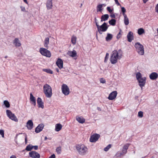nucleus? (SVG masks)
<instances>
[{"mask_svg": "<svg viewBox=\"0 0 158 158\" xmlns=\"http://www.w3.org/2000/svg\"><path fill=\"white\" fill-rule=\"evenodd\" d=\"M111 145L110 144H109L108 146L104 148V150L106 151H107L111 147Z\"/></svg>", "mask_w": 158, "mask_h": 158, "instance_id": "38", "label": "nucleus"}, {"mask_svg": "<svg viewBox=\"0 0 158 158\" xmlns=\"http://www.w3.org/2000/svg\"><path fill=\"white\" fill-rule=\"evenodd\" d=\"M32 149V145L31 144H29L27 145L25 148V150L28 151H31Z\"/></svg>", "mask_w": 158, "mask_h": 158, "instance_id": "35", "label": "nucleus"}, {"mask_svg": "<svg viewBox=\"0 0 158 158\" xmlns=\"http://www.w3.org/2000/svg\"><path fill=\"white\" fill-rule=\"evenodd\" d=\"M117 94V91H113L109 95L108 98L110 100H113L116 97Z\"/></svg>", "mask_w": 158, "mask_h": 158, "instance_id": "12", "label": "nucleus"}, {"mask_svg": "<svg viewBox=\"0 0 158 158\" xmlns=\"http://www.w3.org/2000/svg\"><path fill=\"white\" fill-rule=\"evenodd\" d=\"M111 18H115V15L114 14H112L110 15Z\"/></svg>", "mask_w": 158, "mask_h": 158, "instance_id": "54", "label": "nucleus"}, {"mask_svg": "<svg viewBox=\"0 0 158 158\" xmlns=\"http://www.w3.org/2000/svg\"><path fill=\"white\" fill-rule=\"evenodd\" d=\"M124 17V21L125 24L126 25H127L129 24V20L127 15L123 16Z\"/></svg>", "mask_w": 158, "mask_h": 158, "instance_id": "27", "label": "nucleus"}, {"mask_svg": "<svg viewBox=\"0 0 158 158\" xmlns=\"http://www.w3.org/2000/svg\"><path fill=\"white\" fill-rule=\"evenodd\" d=\"M109 23L111 25L114 26L116 23V20L115 19H112L109 21Z\"/></svg>", "mask_w": 158, "mask_h": 158, "instance_id": "30", "label": "nucleus"}, {"mask_svg": "<svg viewBox=\"0 0 158 158\" xmlns=\"http://www.w3.org/2000/svg\"><path fill=\"white\" fill-rule=\"evenodd\" d=\"M43 71L48 73L51 74H52L53 73L52 71L50 69H43Z\"/></svg>", "mask_w": 158, "mask_h": 158, "instance_id": "31", "label": "nucleus"}, {"mask_svg": "<svg viewBox=\"0 0 158 158\" xmlns=\"http://www.w3.org/2000/svg\"><path fill=\"white\" fill-rule=\"evenodd\" d=\"M47 139H48V138L46 136H45L44 138V140H47Z\"/></svg>", "mask_w": 158, "mask_h": 158, "instance_id": "61", "label": "nucleus"}, {"mask_svg": "<svg viewBox=\"0 0 158 158\" xmlns=\"http://www.w3.org/2000/svg\"><path fill=\"white\" fill-rule=\"evenodd\" d=\"M100 82L101 83H105L106 82V81L105 79H103V78H102L100 79Z\"/></svg>", "mask_w": 158, "mask_h": 158, "instance_id": "45", "label": "nucleus"}, {"mask_svg": "<svg viewBox=\"0 0 158 158\" xmlns=\"http://www.w3.org/2000/svg\"><path fill=\"white\" fill-rule=\"evenodd\" d=\"M13 44H14L15 46L19 47L21 46V44L18 38H15L13 40Z\"/></svg>", "mask_w": 158, "mask_h": 158, "instance_id": "21", "label": "nucleus"}, {"mask_svg": "<svg viewBox=\"0 0 158 158\" xmlns=\"http://www.w3.org/2000/svg\"><path fill=\"white\" fill-rule=\"evenodd\" d=\"M136 77L137 80L142 78V74L139 72H138L136 74Z\"/></svg>", "mask_w": 158, "mask_h": 158, "instance_id": "33", "label": "nucleus"}, {"mask_svg": "<svg viewBox=\"0 0 158 158\" xmlns=\"http://www.w3.org/2000/svg\"><path fill=\"white\" fill-rule=\"evenodd\" d=\"M4 132L3 130H0V134L2 135V137H4Z\"/></svg>", "mask_w": 158, "mask_h": 158, "instance_id": "43", "label": "nucleus"}, {"mask_svg": "<svg viewBox=\"0 0 158 158\" xmlns=\"http://www.w3.org/2000/svg\"><path fill=\"white\" fill-rule=\"evenodd\" d=\"M139 116L142 117L143 116V112L141 111H140L138 113Z\"/></svg>", "mask_w": 158, "mask_h": 158, "instance_id": "44", "label": "nucleus"}, {"mask_svg": "<svg viewBox=\"0 0 158 158\" xmlns=\"http://www.w3.org/2000/svg\"><path fill=\"white\" fill-rule=\"evenodd\" d=\"M8 57V56H5V58H7Z\"/></svg>", "mask_w": 158, "mask_h": 158, "instance_id": "62", "label": "nucleus"}, {"mask_svg": "<svg viewBox=\"0 0 158 158\" xmlns=\"http://www.w3.org/2000/svg\"><path fill=\"white\" fill-rule=\"evenodd\" d=\"M44 92L46 96L50 98L52 95V89L51 87L47 84L44 85L43 87Z\"/></svg>", "mask_w": 158, "mask_h": 158, "instance_id": "2", "label": "nucleus"}, {"mask_svg": "<svg viewBox=\"0 0 158 158\" xmlns=\"http://www.w3.org/2000/svg\"><path fill=\"white\" fill-rule=\"evenodd\" d=\"M4 104L5 106L7 108H9L10 106V104L9 102L7 100H5L4 101Z\"/></svg>", "mask_w": 158, "mask_h": 158, "instance_id": "37", "label": "nucleus"}, {"mask_svg": "<svg viewBox=\"0 0 158 158\" xmlns=\"http://www.w3.org/2000/svg\"><path fill=\"white\" fill-rule=\"evenodd\" d=\"M109 54L107 53L105 58L104 62H106L109 58Z\"/></svg>", "mask_w": 158, "mask_h": 158, "instance_id": "40", "label": "nucleus"}, {"mask_svg": "<svg viewBox=\"0 0 158 158\" xmlns=\"http://www.w3.org/2000/svg\"><path fill=\"white\" fill-rule=\"evenodd\" d=\"M94 21H95V23L96 26H98V23L97 22V20L96 17H95L94 18Z\"/></svg>", "mask_w": 158, "mask_h": 158, "instance_id": "50", "label": "nucleus"}, {"mask_svg": "<svg viewBox=\"0 0 158 158\" xmlns=\"http://www.w3.org/2000/svg\"><path fill=\"white\" fill-rule=\"evenodd\" d=\"M129 144L127 143L124 145L123 147V149L127 150L129 146Z\"/></svg>", "mask_w": 158, "mask_h": 158, "instance_id": "39", "label": "nucleus"}, {"mask_svg": "<svg viewBox=\"0 0 158 158\" xmlns=\"http://www.w3.org/2000/svg\"><path fill=\"white\" fill-rule=\"evenodd\" d=\"M48 158H55V156L54 154L51 155Z\"/></svg>", "mask_w": 158, "mask_h": 158, "instance_id": "52", "label": "nucleus"}, {"mask_svg": "<svg viewBox=\"0 0 158 158\" xmlns=\"http://www.w3.org/2000/svg\"><path fill=\"white\" fill-rule=\"evenodd\" d=\"M62 128V125L60 123H58L56 125L55 130L56 131H59Z\"/></svg>", "mask_w": 158, "mask_h": 158, "instance_id": "25", "label": "nucleus"}, {"mask_svg": "<svg viewBox=\"0 0 158 158\" xmlns=\"http://www.w3.org/2000/svg\"><path fill=\"white\" fill-rule=\"evenodd\" d=\"M104 5V4H100L97 6V10L98 12V11L101 12L102 11V8L103 6V5Z\"/></svg>", "mask_w": 158, "mask_h": 158, "instance_id": "28", "label": "nucleus"}, {"mask_svg": "<svg viewBox=\"0 0 158 158\" xmlns=\"http://www.w3.org/2000/svg\"><path fill=\"white\" fill-rule=\"evenodd\" d=\"M109 26H107L106 23L104 22L101 26L98 25L97 26V27L99 33L102 34V32L106 31L107 30Z\"/></svg>", "mask_w": 158, "mask_h": 158, "instance_id": "5", "label": "nucleus"}, {"mask_svg": "<svg viewBox=\"0 0 158 158\" xmlns=\"http://www.w3.org/2000/svg\"><path fill=\"white\" fill-rule=\"evenodd\" d=\"M44 125L43 124H40L38 126L35 128V132L36 133H38L40 132L43 130Z\"/></svg>", "mask_w": 158, "mask_h": 158, "instance_id": "15", "label": "nucleus"}, {"mask_svg": "<svg viewBox=\"0 0 158 158\" xmlns=\"http://www.w3.org/2000/svg\"><path fill=\"white\" fill-rule=\"evenodd\" d=\"M49 43V39L48 37L46 38L44 41V46L47 48L48 45Z\"/></svg>", "mask_w": 158, "mask_h": 158, "instance_id": "29", "label": "nucleus"}, {"mask_svg": "<svg viewBox=\"0 0 158 158\" xmlns=\"http://www.w3.org/2000/svg\"><path fill=\"white\" fill-rule=\"evenodd\" d=\"M127 150L123 149L122 152L120 153V155H123L126 154L127 152Z\"/></svg>", "mask_w": 158, "mask_h": 158, "instance_id": "42", "label": "nucleus"}, {"mask_svg": "<svg viewBox=\"0 0 158 158\" xmlns=\"http://www.w3.org/2000/svg\"><path fill=\"white\" fill-rule=\"evenodd\" d=\"M114 0L115 2V3L118 6H119L120 5V4L119 3V2H118V0Z\"/></svg>", "mask_w": 158, "mask_h": 158, "instance_id": "53", "label": "nucleus"}, {"mask_svg": "<svg viewBox=\"0 0 158 158\" xmlns=\"http://www.w3.org/2000/svg\"><path fill=\"white\" fill-rule=\"evenodd\" d=\"M30 100L31 104L34 106H35L36 105V99L31 93L30 94Z\"/></svg>", "mask_w": 158, "mask_h": 158, "instance_id": "16", "label": "nucleus"}, {"mask_svg": "<svg viewBox=\"0 0 158 158\" xmlns=\"http://www.w3.org/2000/svg\"><path fill=\"white\" fill-rule=\"evenodd\" d=\"M146 79L145 77H143L138 80L139 82V85L142 89L143 87L144 86L145 84Z\"/></svg>", "mask_w": 158, "mask_h": 158, "instance_id": "10", "label": "nucleus"}, {"mask_svg": "<svg viewBox=\"0 0 158 158\" xmlns=\"http://www.w3.org/2000/svg\"><path fill=\"white\" fill-rule=\"evenodd\" d=\"M40 52L41 54L43 56L48 57L51 56V54L50 52L45 48H40Z\"/></svg>", "mask_w": 158, "mask_h": 158, "instance_id": "7", "label": "nucleus"}, {"mask_svg": "<svg viewBox=\"0 0 158 158\" xmlns=\"http://www.w3.org/2000/svg\"><path fill=\"white\" fill-rule=\"evenodd\" d=\"M121 10L123 13V16H125V15H126L125 14V12H126V10L125 8L123 7H121Z\"/></svg>", "mask_w": 158, "mask_h": 158, "instance_id": "41", "label": "nucleus"}, {"mask_svg": "<svg viewBox=\"0 0 158 158\" xmlns=\"http://www.w3.org/2000/svg\"><path fill=\"white\" fill-rule=\"evenodd\" d=\"M121 31L120 30V31L119 32V33H118V34L117 35V39H119L120 37Z\"/></svg>", "mask_w": 158, "mask_h": 158, "instance_id": "46", "label": "nucleus"}, {"mask_svg": "<svg viewBox=\"0 0 158 158\" xmlns=\"http://www.w3.org/2000/svg\"><path fill=\"white\" fill-rule=\"evenodd\" d=\"M98 110H100V111L101 110V108L100 107H98Z\"/></svg>", "mask_w": 158, "mask_h": 158, "instance_id": "60", "label": "nucleus"}, {"mask_svg": "<svg viewBox=\"0 0 158 158\" xmlns=\"http://www.w3.org/2000/svg\"><path fill=\"white\" fill-rule=\"evenodd\" d=\"M100 137L99 134H95L91 135L90 138L89 140L91 142H95L99 139Z\"/></svg>", "mask_w": 158, "mask_h": 158, "instance_id": "9", "label": "nucleus"}, {"mask_svg": "<svg viewBox=\"0 0 158 158\" xmlns=\"http://www.w3.org/2000/svg\"><path fill=\"white\" fill-rule=\"evenodd\" d=\"M135 46L136 48V51L139 54L141 55L144 54V48L142 45L139 42H137L135 44Z\"/></svg>", "mask_w": 158, "mask_h": 158, "instance_id": "4", "label": "nucleus"}, {"mask_svg": "<svg viewBox=\"0 0 158 158\" xmlns=\"http://www.w3.org/2000/svg\"><path fill=\"white\" fill-rule=\"evenodd\" d=\"M56 64L59 68L61 69L63 67V61L60 58H58L56 62Z\"/></svg>", "mask_w": 158, "mask_h": 158, "instance_id": "17", "label": "nucleus"}, {"mask_svg": "<svg viewBox=\"0 0 158 158\" xmlns=\"http://www.w3.org/2000/svg\"><path fill=\"white\" fill-rule=\"evenodd\" d=\"M76 149L79 153L82 155H85L88 152L87 148L83 144L77 145Z\"/></svg>", "mask_w": 158, "mask_h": 158, "instance_id": "3", "label": "nucleus"}, {"mask_svg": "<svg viewBox=\"0 0 158 158\" xmlns=\"http://www.w3.org/2000/svg\"><path fill=\"white\" fill-rule=\"evenodd\" d=\"M148 1V0H143V2L144 3H146Z\"/></svg>", "mask_w": 158, "mask_h": 158, "instance_id": "57", "label": "nucleus"}, {"mask_svg": "<svg viewBox=\"0 0 158 158\" xmlns=\"http://www.w3.org/2000/svg\"><path fill=\"white\" fill-rule=\"evenodd\" d=\"M109 17V15L108 14H105L102 15L101 17V21L102 22L103 21H106L108 19Z\"/></svg>", "mask_w": 158, "mask_h": 158, "instance_id": "22", "label": "nucleus"}, {"mask_svg": "<svg viewBox=\"0 0 158 158\" xmlns=\"http://www.w3.org/2000/svg\"><path fill=\"white\" fill-rule=\"evenodd\" d=\"M76 119L79 123H83L85 121V119L84 118L80 117L78 116H76Z\"/></svg>", "mask_w": 158, "mask_h": 158, "instance_id": "23", "label": "nucleus"}, {"mask_svg": "<svg viewBox=\"0 0 158 158\" xmlns=\"http://www.w3.org/2000/svg\"><path fill=\"white\" fill-rule=\"evenodd\" d=\"M144 33V30L142 28H140L138 30V33L139 35H141Z\"/></svg>", "mask_w": 158, "mask_h": 158, "instance_id": "34", "label": "nucleus"}, {"mask_svg": "<svg viewBox=\"0 0 158 158\" xmlns=\"http://www.w3.org/2000/svg\"><path fill=\"white\" fill-rule=\"evenodd\" d=\"M123 52L121 49H119L117 51L114 50L112 52L111 57L110 58V61L112 64H115L117 62L118 59H121L123 56Z\"/></svg>", "mask_w": 158, "mask_h": 158, "instance_id": "1", "label": "nucleus"}, {"mask_svg": "<svg viewBox=\"0 0 158 158\" xmlns=\"http://www.w3.org/2000/svg\"><path fill=\"white\" fill-rule=\"evenodd\" d=\"M6 113L8 117L9 118L15 122H17L18 121V119L16 117L10 110H6Z\"/></svg>", "mask_w": 158, "mask_h": 158, "instance_id": "6", "label": "nucleus"}, {"mask_svg": "<svg viewBox=\"0 0 158 158\" xmlns=\"http://www.w3.org/2000/svg\"><path fill=\"white\" fill-rule=\"evenodd\" d=\"M151 158H154V157H152Z\"/></svg>", "mask_w": 158, "mask_h": 158, "instance_id": "64", "label": "nucleus"}, {"mask_svg": "<svg viewBox=\"0 0 158 158\" xmlns=\"http://www.w3.org/2000/svg\"><path fill=\"white\" fill-rule=\"evenodd\" d=\"M158 74L156 72L152 73L149 76L150 79L152 80H154L157 79L158 77Z\"/></svg>", "mask_w": 158, "mask_h": 158, "instance_id": "19", "label": "nucleus"}, {"mask_svg": "<svg viewBox=\"0 0 158 158\" xmlns=\"http://www.w3.org/2000/svg\"><path fill=\"white\" fill-rule=\"evenodd\" d=\"M56 70L58 73L59 71V69L58 68L56 69Z\"/></svg>", "mask_w": 158, "mask_h": 158, "instance_id": "59", "label": "nucleus"}, {"mask_svg": "<svg viewBox=\"0 0 158 158\" xmlns=\"http://www.w3.org/2000/svg\"><path fill=\"white\" fill-rule=\"evenodd\" d=\"M127 37L128 41L129 42H131L134 39L133 33L131 31H129L127 35Z\"/></svg>", "mask_w": 158, "mask_h": 158, "instance_id": "14", "label": "nucleus"}, {"mask_svg": "<svg viewBox=\"0 0 158 158\" xmlns=\"http://www.w3.org/2000/svg\"><path fill=\"white\" fill-rule=\"evenodd\" d=\"M46 6L48 10L51 9L52 6V0H47L46 2Z\"/></svg>", "mask_w": 158, "mask_h": 158, "instance_id": "18", "label": "nucleus"}, {"mask_svg": "<svg viewBox=\"0 0 158 158\" xmlns=\"http://www.w3.org/2000/svg\"><path fill=\"white\" fill-rule=\"evenodd\" d=\"M10 158H17L15 156H12L10 157Z\"/></svg>", "mask_w": 158, "mask_h": 158, "instance_id": "56", "label": "nucleus"}, {"mask_svg": "<svg viewBox=\"0 0 158 158\" xmlns=\"http://www.w3.org/2000/svg\"><path fill=\"white\" fill-rule=\"evenodd\" d=\"M33 124L31 120H29L27 123V126L29 130L31 129L33 127Z\"/></svg>", "mask_w": 158, "mask_h": 158, "instance_id": "20", "label": "nucleus"}, {"mask_svg": "<svg viewBox=\"0 0 158 158\" xmlns=\"http://www.w3.org/2000/svg\"><path fill=\"white\" fill-rule=\"evenodd\" d=\"M107 10L110 12L111 13L112 11V10L110 9V7H107Z\"/></svg>", "mask_w": 158, "mask_h": 158, "instance_id": "48", "label": "nucleus"}, {"mask_svg": "<svg viewBox=\"0 0 158 158\" xmlns=\"http://www.w3.org/2000/svg\"><path fill=\"white\" fill-rule=\"evenodd\" d=\"M23 1L24 2H25V3H26V4H27L28 3V2H27V0H23Z\"/></svg>", "mask_w": 158, "mask_h": 158, "instance_id": "58", "label": "nucleus"}, {"mask_svg": "<svg viewBox=\"0 0 158 158\" xmlns=\"http://www.w3.org/2000/svg\"><path fill=\"white\" fill-rule=\"evenodd\" d=\"M20 8L21 9V11L24 12L25 11V8L24 7L22 6H20Z\"/></svg>", "mask_w": 158, "mask_h": 158, "instance_id": "47", "label": "nucleus"}, {"mask_svg": "<svg viewBox=\"0 0 158 158\" xmlns=\"http://www.w3.org/2000/svg\"><path fill=\"white\" fill-rule=\"evenodd\" d=\"M25 143L26 144H27V135H26L25 137Z\"/></svg>", "mask_w": 158, "mask_h": 158, "instance_id": "55", "label": "nucleus"}, {"mask_svg": "<svg viewBox=\"0 0 158 158\" xmlns=\"http://www.w3.org/2000/svg\"><path fill=\"white\" fill-rule=\"evenodd\" d=\"M145 157V156L144 157H143L141 158H144Z\"/></svg>", "mask_w": 158, "mask_h": 158, "instance_id": "63", "label": "nucleus"}, {"mask_svg": "<svg viewBox=\"0 0 158 158\" xmlns=\"http://www.w3.org/2000/svg\"><path fill=\"white\" fill-rule=\"evenodd\" d=\"M37 102L38 107L41 108L42 109L44 108V102H42L41 98H38L37 100Z\"/></svg>", "mask_w": 158, "mask_h": 158, "instance_id": "13", "label": "nucleus"}, {"mask_svg": "<svg viewBox=\"0 0 158 158\" xmlns=\"http://www.w3.org/2000/svg\"><path fill=\"white\" fill-rule=\"evenodd\" d=\"M29 155L32 158H40V154L35 151H32L29 152Z\"/></svg>", "mask_w": 158, "mask_h": 158, "instance_id": "11", "label": "nucleus"}, {"mask_svg": "<svg viewBox=\"0 0 158 158\" xmlns=\"http://www.w3.org/2000/svg\"><path fill=\"white\" fill-rule=\"evenodd\" d=\"M61 90L62 93L66 96L69 94L70 90L68 86L65 84H63L61 86Z\"/></svg>", "mask_w": 158, "mask_h": 158, "instance_id": "8", "label": "nucleus"}, {"mask_svg": "<svg viewBox=\"0 0 158 158\" xmlns=\"http://www.w3.org/2000/svg\"><path fill=\"white\" fill-rule=\"evenodd\" d=\"M155 10L156 12L158 13V3L157 4L155 7Z\"/></svg>", "mask_w": 158, "mask_h": 158, "instance_id": "51", "label": "nucleus"}, {"mask_svg": "<svg viewBox=\"0 0 158 158\" xmlns=\"http://www.w3.org/2000/svg\"><path fill=\"white\" fill-rule=\"evenodd\" d=\"M34 148L35 150H37L38 149V146H32V149Z\"/></svg>", "mask_w": 158, "mask_h": 158, "instance_id": "49", "label": "nucleus"}, {"mask_svg": "<svg viewBox=\"0 0 158 158\" xmlns=\"http://www.w3.org/2000/svg\"><path fill=\"white\" fill-rule=\"evenodd\" d=\"M112 38L113 35L110 33H108L107 34V36L106 37V40L107 41L110 40Z\"/></svg>", "mask_w": 158, "mask_h": 158, "instance_id": "26", "label": "nucleus"}, {"mask_svg": "<svg viewBox=\"0 0 158 158\" xmlns=\"http://www.w3.org/2000/svg\"><path fill=\"white\" fill-rule=\"evenodd\" d=\"M76 40L77 38L76 36H72L71 39V41L72 43L73 44H75L76 42Z\"/></svg>", "mask_w": 158, "mask_h": 158, "instance_id": "32", "label": "nucleus"}, {"mask_svg": "<svg viewBox=\"0 0 158 158\" xmlns=\"http://www.w3.org/2000/svg\"><path fill=\"white\" fill-rule=\"evenodd\" d=\"M68 54L69 56L72 57H75L77 56V52L75 50L69 52Z\"/></svg>", "mask_w": 158, "mask_h": 158, "instance_id": "24", "label": "nucleus"}, {"mask_svg": "<svg viewBox=\"0 0 158 158\" xmlns=\"http://www.w3.org/2000/svg\"><path fill=\"white\" fill-rule=\"evenodd\" d=\"M56 151L58 154H60L61 152V148L59 146L57 147L56 149Z\"/></svg>", "mask_w": 158, "mask_h": 158, "instance_id": "36", "label": "nucleus"}]
</instances>
